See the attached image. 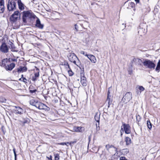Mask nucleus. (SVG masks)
I'll use <instances>...</instances> for the list:
<instances>
[{
	"label": "nucleus",
	"mask_w": 160,
	"mask_h": 160,
	"mask_svg": "<svg viewBox=\"0 0 160 160\" xmlns=\"http://www.w3.org/2000/svg\"><path fill=\"white\" fill-rule=\"evenodd\" d=\"M59 144L62 145H66V144L65 143H61Z\"/></svg>",
	"instance_id": "79ce46f5"
},
{
	"label": "nucleus",
	"mask_w": 160,
	"mask_h": 160,
	"mask_svg": "<svg viewBox=\"0 0 160 160\" xmlns=\"http://www.w3.org/2000/svg\"><path fill=\"white\" fill-rule=\"evenodd\" d=\"M18 3L19 9L20 10H23L25 9L24 7L25 6L22 2L21 0H18Z\"/></svg>",
	"instance_id": "4468645a"
},
{
	"label": "nucleus",
	"mask_w": 160,
	"mask_h": 160,
	"mask_svg": "<svg viewBox=\"0 0 160 160\" xmlns=\"http://www.w3.org/2000/svg\"><path fill=\"white\" fill-rule=\"evenodd\" d=\"M84 22V23H85V22H86V23H88V22Z\"/></svg>",
	"instance_id": "603ef678"
},
{
	"label": "nucleus",
	"mask_w": 160,
	"mask_h": 160,
	"mask_svg": "<svg viewBox=\"0 0 160 160\" xmlns=\"http://www.w3.org/2000/svg\"><path fill=\"white\" fill-rule=\"evenodd\" d=\"M27 68L25 67H20V68H18V72H25L27 70Z\"/></svg>",
	"instance_id": "4be33fe9"
},
{
	"label": "nucleus",
	"mask_w": 160,
	"mask_h": 160,
	"mask_svg": "<svg viewBox=\"0 0 160 160\" xmlns=\"http://www.w3.org/2000/svg\"><path fill=\"white\" fill-rule=\"evenodd\" d=\"M137 120L138 122H139L141 120V118L139 115H138L136 116Z\"/></svg>",
	"instance_id": "c9c22d12"
},
{
	"label": "nucleus",
	"mask_w": 160,
	"mask_h": 160,
	"mask_svg": "<svg viewBox=\"0 0 160 160\" xmlns=\"http://www.w3.org/2000/svg\"><path fill=\"white\" fill-rule=\"evenodd\" d=\"M132 98V93L130 92H127L122 98L121 103L123 104L127 103Z\"/></svg>",
	"instance_id": "7ed1b4c3"
},
{
	"label": "nucleus",
	"mask_w": 160,
	"mask_h": 160,
	"mask_svg": "<svg viewBox=\"0 0 160 160\" xmlns=\"http://www.w3.org/2000/svg\"><path fill=\"white\" fill-rule=\"evenodd\" d=\"M54 156L55 160H59V159L60 156L59 154H54Z\"/></svg>",
	"instance_id": "c85d7f7f"
},
{
	"label": "nucleus",
	"mask_w": 160,
	"mask_h": 160,
	"mask_svg": "<svg viewBox=\"0 0 160 160\" xmlns=\"http://www.w3.org/2000/svg\"><path fill=\"white\" fill-rule=\"evenodd\" d=\"M120 160H127L126 159V158L125 157H121L120 158Z\"/></svg>",
	"instance_id": "4c0bfd02"
},
{
	"label": "nucleus",
	"mask_w": 160,
	"mask_h": 160,
	"mask_svg": "<svg viewBox=\"0 0 160 160\" xmlns=\"http://www.w3.org/2000/svg\"><path fill=\"white\" fill-rule=\"evenodd\" d=\"M39 102L34 99H31L30 101V104L32 105L35 106L36 107H37V105H38Z\"/></svg>",
	"instance_id": "f3484780"
},
{
	"label": "nucleus",
	"mask_w": 160,
	"mask_h": 160,
	"mask_svg": "<svg viewBox=\"0 0 160 160\" xmlns=\"http://www.w3.org/2000/svg\"><path fill=\"white\" fill-rule=\"evenodd\" d=\"M11 44H10V45H11V51L12 52H16L17 51L14 50L15 47L14 46V45L12 42H11Z\"/></svg>",
	"instance_id": "cd10ccee"
},
{
	"label": "nucleus",
	"mask_w": 160,
	"mask_h": 160,
	"mask_svg": "<svg viewBox=\"0 0 160 160\" xmlns=\"http://www.w3.org/2000/svg\"><path fill=\"white\" fill-rule=\"evenodd\" d=\"M143 65L150 69H154L155 64L151 61L146 60L143 62Z\"/></svg>",
	"instance_id": "39448f33"
},
{
	"label": "nucleus",
	"mask_w": 160,
	"mask_h": 160,
	"mask_svg": "<svg viewBox=\"0 0 160 160\" xmlns=\"http://www.w3.org/2000/svg\"><path fill=\"white\" fill-rule=\"evenodd\" d=\"M109 94H110V92H109V90H108V96H109Z\"/></svg>",
	"instance_id": "8fccbe9b"
},
{
	"label": "nucleus",
	"mask_w": 160,
	"mask_h": 160,
	"mask_svg": "<svg viewBox=\"0 0 160 160\" xmlns=\"http://www.w3.org/2000/svg\"><path fill=\"white\" fill-rule=\"evenodd\" d=\"M13 152H14V156H15V160H16V152H15V149L14 148H13Z\"/></svg>",
	"instance_id": "e433bc0d"
},
{
	"label": "nucleus",
	"mask_w": 160,
	"mask_h": 160,
	"mask_svg": "<svg viewBox=\"0 0 160 160\" xmlns=\"http://www.w3.org/2000/svg\"><path fill=\"white\" fill-rule=\"evenodd\" d=\"M147 124L148 128L151 129L152 128V125L149 120L147 121Z\"/></svg>",
	"instance_id": "bb28decb"
},
{
	"label": "nucleus",
	"mask_w": 160,
	"mask_h": 160,
	"mask_svg": "<svg viewBox=\"0 0 160 160\" xmlns=\"http://www.w3.org/2000/svg\"><path fill=\"white\" fill-rule=\"evenodd\" d=\"M8 61V59L6 58L3 59L2 61V63L1 64V66L2 67H5L6 66V65Z\"/></svg>",
	"instance_id": "6ab92c4d"
},
{
	"label": "nucleus",
	"mask_w": 160,
	"mask_h": 160,
	"mask_svg": "<svg viewBox=\"0 0 160 160\" xmlns=\"http://www.w3.org/2000/svg\"><path fill=\"white\" fill-rule=\"evenodd\" d=\"M81 82L82 85L84 86H86L87 85V81L86 78L84 77H83L81 78Z\"/></svg>",
	"instance_id": "a211bd4d"
},
{
	"label": "nucleus",
	"mask_w": 160,
	"mask_h": 160,
	"mask_svg": "<svg viewBox=\"0 0 160 160\" xmlns=\"http://www.w3.org/2000/svg\"><path fill=\"white\" fill-rule=\"evenodd\" d=\"M94 118L95 120L98 122H99V116L98 114H96L95 117Z\"/></svg>",
	"instance_id": "7c9ffc66"
},
{
	"label": "nucleus",
	"mask_w": 160,
	"mask_h": 160,
	"mask_svg": "<svg viewBox=\"0 0 160 160\" xmlns=\"http://www.w3.org/2000/svg\"><path fill=\"white\" fill-rule=\"evenodd\" d=\"M72 12V13H74L75 14H76V13H75L74 12Z\"/></svg>",
	"instance_id": "864d4df0"
},
{
	"label": "nucleus",
	"mask_w": 160,
	"mask_h": 160,
	"mask_svg": "<svg viewBox=\"0 0 160 160\" xmlns=\"http://www.w3.org/2000/svg\"><path fill=\"white\" fill-rule=\"evenodd\" d=\"M20 17V13L18 11H15L14 13L12 14L10 18V20L13 22L16 21L19 19Z\"/></svg>",
	"instance_id": "423d86ee"
},
{
	"label": "nucleus",
	"mask_w": 160,
	"mask_h": 160,
	"mask_svg": "<svg viewBox=\"0 0 160 160\" xmlns=\"http://www.w3.org/2000/svg\"><path fill=\"white\" fill-rule=\"evenodd\" d=\"M15 107L16 109L14 111L15 113L21 114L22 113L23 110L21 108L19 107H17L16 106H15Z\"/></svg>",
	"instance_id": "dca6fc26"
},
{
	"label": "nucleus",
	"mask_w": 160,
	"mask_h": 160,
	"mask_svg": "<svg viewBox=\"0 0 160 160\" xmlns=\"http://www.w3.org/2000/svg\"><path fill=\"white\" fill-rule=\"evenodd\" d=\"M112 102V100H110L108 102V107H109L110 105L111 104Z\"/></svg>",
	"instance_id": "ea45409f"
},
{
	"label": "nucleus",
	"mask_w": 160,
	"mask_h": 160,
	"mask_svg": "<svg viewBox=\"0 0 160 160\" xmlns=\"http://www.w3.org/2000/svg\"><path fill=\"white\" fill-rule=\"evenodd\" d=\"M75 29L77 31L78 30V26L77 25V24H75Z\"/></svg>",
	"instance_id": "de8ad7c7"
},
{
	"label": "nucleus",
	"mask_w": 160,
	"mask_h": 160,
	"mask_svg": "<svg viewBox=\"0 0 160 160\" xmlns=\"http://www.w3.org/2000/svg\"><path fill=\"white\" fill-rule=\"evenodd\" d=\"M128 73L129 74H131L132 73V71H128Z\"/></svg>",
	"instance_id": "a18cd8bd"
},
{
	"label": "nucleus",
	"mask_w": 160,
	"mask_h": 160,
	"mask_svg": "<svg viewBox=\"0 0 160 160\" xmlns=\"http://www.w3.org/2000/svg\"><path fill=\"white\" fill-rule=\"evenodd\" d=\"M88 58L90 60L91 62L92 63H95L97 61L95 57L93 55L89 54Z\"/></svg>",
	"instance_id": "9d476101"
},
{
	"label": "nucleus",
	"mask_w": 160,
	"mask_h": 160,
	"mask_svg": "<svg viewBox=\"0 0 160 160\" xmlns=\"http://www.w3.org/2000/svg\"><path fill=\"white\" fill-rule=\"evenodd\" d=\"M36 90H31L30 91H31V92L32 93H34V92H36Z\"/></svg>",
	"instance_id": "49530a36"
},
{
	"label": "nucleus",
	"mask_w": 160,
	"mask_h": 160,
	"mask_svg": "<svg viewBox=\"0 0 160 160\" xmlns=\"http://www.w3.org/2000/svg\"><path fill=\"white\" fill-rule=\"evenodd\" d=\"M81 26H82H82H83V24H81Z\"/></svg>",
	"instance_id": "5fc2aeb1"
},
{
	"label": "nucleus",
	"mask_w": 160,
	"mask_h": 160,
	"mask_svg": "<svg viewBox=\"0 0 160 160\" xmlns=\"http://www.w3.org/2000/svg\"><path fill=\"white\" fill-rule=\"evenodd\" d=\"M34 76L33 77L32 80L33 81H35L37 79V78L38 77L39 75V72L35 73L34 74Z\"/></svg>",
	"instance_id": "b1692460"
},
{
	"label": "nucleus",
	"mask_w": 160,
	"mask_h": 160,
	"mask_svg": "<svg viewBox=\"0 0 160 160\" xmlns=\"http://www.w3.org/2000/svg\"><path fill=\"white\" fill-rule=\"evenodd\" d=\"M36 16L33 13L30 12L29 11H24L23 12L22 19L24 22H26V20L28 18H35Z\"/></svg>",
	"instance_id": "f257e3e1"
},
{
	"label": "nucleus",
	"mask_w": 160,
	"mask_h": 160,
	"mask_svg": "<svg viewBox=\"0 0 160 160\" xmlns=\"http://www.w3.org/2000/svg\"><path fill=\"white\" fill-rule=\"evenodd\" d=\"M78 15H79V14H77Z\"/></svg>",
	"instance_id": "4d7b16f0"
},
{
	"label": "nucleus",
	"mask_w": 160,
	"mask_h": 160,
	"mask_svg": "<svg viewBox=\"0 0 160 160\" xmlns=\"http://www.w3.org/2000/svg\"><path fill=\"white\" fill-rule=\"evenodd\" d=\"M8 10H14L16 9V3L15 2L9 0L7 5Z\"/></svg>",
	"instance_id": "6e6552de"
},
{
	"label": "nucleus",
	"mask_w": 160,
	"mask_h": 160,
	"mask_svg": "<svg viewBox=\"0 0 160 160\" xmlns=\"http://www.w3.org/2000/svg\"><path fill=\"white\" fill-rule=\"evenodd\" d=\"M47 158H48L49 159V160H52V157L51 156H50V158H48V157H47Z\"/></svg>",
	"instance_id": "c03bdc74"
},
{
	"label": "nucleus",
	"mask_w": 160,
	"mask_h": 160,
	"mask_svg": "<svg viewBox=\"0 0 160 160\" xmlns=\"http://www.w3.org/2000/svg\"><path fill=\"white\" fill-rule=\"evenodd\" d=\"M80 53L81 54H82L84 55L85 56L87 57V58L88 57L89 54H88L87 53V52H84V51H81L80 52Z\"/></svg>",
	"instance_id": "c756f323"
},
{
	"label": "nucleus",
	"mask_w": 160,
	"mask_h": 160,
	"mask_svg": "<svg viewBox=\"0 0 160 160\" xmlns=\"http://www.w3.org/2000/svg\"><path fill=\"white\" fill-rule=\"evenodd\" d=\"M110 101V98H109V96H108V97H107V102H108L109 101Z\"/></svg>",
	"instance_id": "a19ab883"
},
{
	"label": "nucleus",
	"mask_w": 160,
	"mask_h": 160,
	"mask_svg": "<svg viewBox=\"0 0 160 160\" xmlns=\"http://www.w3.org/2000/svg\"><path fill=\"white\" fill-rule=\"evenodd\" d=\"M9 48L5 43H2L0 47V51L3 53H7L8 52Z\"/></svg>",
	"instance_id": "1a4fd4ad"
},
{
	"label": "nucleus",
	"mask_w": 160,
	"mask_h": 160,
	"mask_svg": "<svg viewBox=\"0 0 160 160\" xmlns=\"http://www.w3.org/2000/svg\"><path fill=\"white\" fill-rule=\"evenodd\" d=\"M66 66H67V67H68V68L69 69H70L69 66V65H68V64L66 65Z\"/></svg>",
	"instance_id": "09e8293b"
},
{
	"label": "nucleus",
	"mask_w": 160,
	"mask_h": 160,
	"mask_svg": "<svg viewBox=\"0 0 160 160\" xmlns=\"http://www.w3.org/2000/svg\"><path fill=\"white\" fill-rule=\"evenodd\" d=\"M124 152H126V153H127L129 152V150L128 149L126 148L123 149Z\"/></svg>",
	"instance_id": "58836bf2"
},
{
	"label": "nucleus",
	"mask_w": 160,
	"mask_h": 160,
	"mask_svg": "<svg viewBox=\"0 0 160 160\" xmlns=\"http://www.w3.org/2000/svg\"><path fill=\"white\" fill-rule=\"evenodd\" d=\"M4 2L3 0H0V10H4Z\"/></svg>",
	"instance_id": "aec40b11"
},
{
	"label": "nucleus",
	"mask_w": 160,
	"mask_h": 160,
	"mask_svg": "<svg viewBox=\"0 0 160 160\" xmlns=\"http://www.w3.org/2000/svg\"><path fill=\"white\" fill-rule=\"evenodd\" d=\"M23 75H22V79L23 82L25 83H27V80L24 77H22Z\"/></svg>",
	"instance_id": "f704fd0d"
},
{
	"label": "nucleus",
	"mask_w": 160,
	"mask_h": 160,
	"mask_svg": "<svg viewBox=\"0 0 160 160\" xmlns=\"http://www.w3.org/2000/svg\"><path fill=\"white\" fill-rule=\"evenodd\" d=\"M122 130H121V136H122V132L121 131Z\"/></svg>",
	"instance_id": "3c124183"
},
{
	"label": "nucleus",
	"mask_w": 160,
	"mask_h": 160,
	"mask_svg": "<svg viewBox=\"0 0 160 160\" xmlns=\"http://www.w3.org/2000/svg\"><path fill=\"white\" fill-rule=\"evenodd\" d=\"M125 141L127 145H128L131 143V139L128 137H126L125 138Z\"/></svg>",
	"instance_id": "5701e85b"
},
{
	"label": "nucleus",
	"mask_w": 160,
	"mask_h": 160,
	"mask_svg": "<svg viewBox=\"0 0 160 160\" xmlns=\"http://www.w3.org/2000/svg\"><path fill=\"white\" fill-rule=\"evenodd\" d=\"M82 127H75L73 128V130L77 132H80L82 131Z\"/></svg>",
	"instance_id": "412c9836"
},
{
	"label": "nucleus",
	"mask_w": 160,
	"mask_h": 160,
	"mask_svg": "<svg viewBox=\"0 0 160 160\" xmlns=\"http://www.w3.org/2000/svg\"><path fill=\"white\" fill-rule=\"evenodd\" d=\"M121 130H122L123 132L124 131L126 134H129L131 132L130 128L128 124H123L121 126Z\"/></svg>",
	"instance_id": "0eeeda50"
},
{
	"label": "nucleus",
	"mask_w": 160,
	"mask_h": 160,
	"mask_svg": "<svg viewBox=\"0 0 160 160\" xmlns=\"http://www.w3.org/2000/svg\"><path fill=\"white\" fill-rule=\"evenodd\" d=\"M6 101V99L3 97L0 98V101L2 102H5Z\"/></svg>",
	"instance_id": "473e14b6"
},
{
	"label": "nucleus",
	"mask_w": 160,
	"mask_h": 160,
	"mask_svg": "<svg viewBox=\"0 0 160 160\" xmlns=\"http://www.w3.org/2000/svg\"><path fill=\"white\" fill-rule=\"evenodd\" d=\"M105 147L106 149L108 151H109V149L110 148H114V147L113 146L110 144L106 145Z\"/></svg>",
	"instance_id": "a878e982"
},
{
	"label": "nucleus",
	"mask_w": 160,
	"mask_h": 160,
	"mask_svg": "<svg viewBox=\"0 0 160 160\" xmlns=\"http://www.w3.org/2000/svg\"><path fill=\"white\" fill-rule=\"evenodd\" d=\"M1 12H2V13H3V11H2Z\"/></svg>",
	"instance_id": "6e6d98bb"
},
{
	"label": "nucleus",
	"mask_w": 160,
	"mask_h": 160,
	"mask_svg": "<svg viewBox=\"0 0 160 160\" xmlns=\"http://www.w3.org/2000/svg\"><path fill=\"white\" fill-rule=\"evenodd\" d=\"M68 57L70 62H72L77 66H78V59L74 53H69L68 55Z\"/></svg>",
	"instance_id": "f03ea898"
},
{
	"label": "nucleus",
	"mask_w": 160,
	"mask_h": 160,
	"mask_svg": "<svg viewBox=\"0 0 160 160\" xmlns=\"http://www.w3.org/2000/svg\"><path fill=\"white\" fill-rule=\"evenodd\" d=\"M15 64L13 63H11L6 66L5 68L7 70H12L15 67Z\"/></svg>",
	"instance_id": "f8f14e48"
},
{
	"label": "nucleus",
	"mask_w": 160,
	"mask_h": 160,
	"mask_svg": "<svg viewBox=\"0 0 160 160\" xmlns=\"http://www.w3.org/2000/svg\"><path fill=\"white\" fill-rule=\"evenodd\" d=\"M138 89L141 91L140 92H141V91H143L145 89L142 86H139Z\"/></svg>",
	"instance_id": "72a5a7b5"
},
{
	"label": "nucleus",
	"mask_w": 160,
	"mask_h": 160,
	"mask_svg": "<svg viewBox=\"0 0 160 160\" xmlns=\"http://www.w3.org/2000/svg\"><path fill=\"white\" fill-rule=\"evenodd\" d=\"M136 3L137 4L138 3H139L140 1L139 0H134Z\"/></svg>",
	"instance_id": "37998d69"
},
{
	"label": "nucleus",
	"mask_w": 160,
	"mask_h": 160,
	"mask_svg": "<svg viewBox=\"0 0 160 160\" xmlns=\"http://www.w3.org/2000/svg\"><path fill=\"white\" fill-rule=\"evenodd\" d=\"M37 108L39 109H47V107L44 104L40 102L38 103V105H37Z\"/></svg>",
	"instance_id": "9b49d317"
},
{
	"label": "nucleus",
	"mask_w": 160,
	"mask_h": 160,
	"mask_svg": "<svg viewBox=\"0 0 160 160\" xmlns=\"http://www.w3.org/2000/svg\"><path fill=\"white\" fill-rule=\"evenodd\" d=\"M133 62L136 65H141L142 63V60L139 58H134L132 60Z\"/></svg>",
	"instance_id": "2eb2a0df"
},
{
	"label": "nucleus",
	"mask_w": 160,
	"mask_h": 160,
	"mask_svg": "<svg viewBox=\"0 0 160 160\" xmlns=\"http://www.w3.org/2000/svg\"><path fill=\"white\" fill-rule=\"evenodd\" d=\"M155 70L158 72H159L160 70V59L159 60Z\"/></svg>",
	"instance_id": "393cba45"
},
{
	"label": "nucleus",
	"mask_w": 160,
	"mask_h": 160,
	"mask_svg": "<svg viewBox=\"0 0 160 160\" xmlns=\"http://www.w3.org/2000/svg\"><path fill=\"white\" fill-rule=\"evenodd\" d=\"M67 70L68 71V74L70 76H72L73 75V73L71 70H68V69H67Z\"/></svg>",
	"instance_id": "2f4dec72"
},
{
	"label": "nucleus",
	"mask_w": 160,
	"mask_h": 160,
	"mask_svg": "<svg viewBox=\"0 0 160 160\" xmlns=\"http://www.w3.org/2000/svg\"><path fill=\"white\" fill-rule=\"evenodd\" d=\"M124 9H131L132 10H135V5L134 2H128V1H126L124 3Z\"/></svg>",
	"instance_id": "20e7f679"
},
{
	"label": "nucleus",
	"mask_w": 160,
	"mask_h": 160,
	"mask_svg": "<svg viewBox=\"0 0 160 160\" xmlns=\"http://www.w3.org/2000/svg\"><path fill=\"white\" fill-rule=\"evenodd\" d=\"M36 18H37V19L36 21V26L39 28L42 29L43 28V25L41 23V22L39 19L37 17Z\"/></svg>",
	"instance_id": "ddd939ff"
}]
</instances>
